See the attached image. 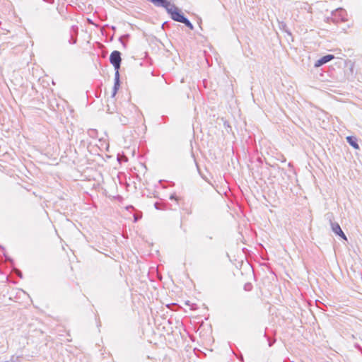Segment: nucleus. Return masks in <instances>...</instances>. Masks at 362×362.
Masks as SVG:
<instances>
[{
	"mask_svg": "<svg viewBox=\"0 0 362 362\" xmlns=\"http://www.w3.org/2000/svg\"><path fill=\"white\" fill-rule=\"evenodd\" d=\"M252 288V285L251 283H246L245 285H244V289L246 291H251Z\"/></svg>",
	"mask_w": 362,
	"mask_h": 362,
	"instance_id": "15",
	"label": "nucleus"
},
{
	"mask_svg": "<svg viewBox=\"0 0 362 362\" xmlns=\"http://www.w3.org/2000/svg\"><path fill=\"white\" fill-rule=\"evenodd\" d=\"M334 58L335 57L333 54H326L315 61L314 64V67L319 68L322 65L327 64V62H330L331 60L334 59Z\"/></svg>",
	"mask_w": 362,
	"mask_h": 362,
	"instance_id": "5",
	"label": "nucleus"
},
{
	"mask_svg": "<svg viewBox=\"0 0 362 362\" xmlns=\"http://www.w3.org/2000/svg\"><path fill=\"white\" fill-rule=\"evenodd\" d=\"M182 23L185 24L190 30H193L194 29V26H193L192 23L186 17L184 19V21L182 22Z\"/></svg>",
	"mask_w": 362,
	"mask_h": 362,
	"instance_id": "11",
	"label": "nucleus"
},
{
	"mask_svg": "<svg viewBox=\"0 0 362 362\" xmlns=\"http://www.w3.org/2000/svg\"><path fill=\"white\" fill-rule=\"evenodd\" d=\"M170 199L175 200V201L177 202L179 199H178V197L174 193L170 196Z\"/></svg>",
	"mask_w": 362,
	"mask_h": 362,
	"instance_id": "18",
	"label": "nucleus"
},
{
	"mask_svg": "<svg viewBox=\"0 0 362 362\" xmlns=\"http://www.w3.org/2000/svg\"><path fill=\"white\" fill-rule=\"evenodd\" d=\"M243 52H244V54L246 55V57H248V54L246 53V51H243Z\"/></svg>",
	"mask_w": 362,
	"mask_h": 362,
	"instance_id": "22",
	"label": "nucleus"
},
{
	"mask_svg": "<svg viewBox=\"0 0 362 362\" xmlns=\"http://www.w3.org/2000/svg\"><path fill=\"white\" fill-rule=\"evenodd\" d=\"M77 34H78V27L76 25L71 26V28L70 29V40H69L70 44L76 43Z\"/></svg>",
	"mask_w": 362,
	"mask_h": 362,
	"instance_id": "7",
	"label": "nucleus"
},
{
	"mask_svg": "<svg viewBox=\"0 0 362 362\" xmlns=\"http://www.w3.org/2000/svg\"><path fill=\"white\" fill-rule=\"evenodd\" d=\"M110 64L113 66L115 72L119 71L121 66V53L117 50L112 52L109 58Z\"/></svg>",
	"mask_w": 362,
	"mask_h": 362,
	"instance_id": "3",
	"label": "nucleus"
},
{
	"mask_svg": "<svg viewBox=\"0 0 362 362\" xmlns=\"http://www.w3.org/2000/svg\"><path fill=\"white\" fill-rule=\"evenodd\" d=\"M264 337L267 339L269 347L272 346L276 342V339H272L267 334L266 332H264Z\"/></svg>",
	"mask_w": 362,
	"mask_h": 362,
	"instance_id": "9",
	"label": "nucleus"
},
{
	"mask_svg": "<svg viewBox=\"0 0 362 362\" xmlns=\"http://www.w3.org/2000/svg\"><path fill=\"white\" fill-rule=\"evenodd\" d=\"M279 29L288 33L290 34V33L288 32V28H287V25L286 24L283 22V21H279Z\"/></svg>",
	"mask_w": 362,
	"mask_h": 362,
	"instance_id": "10",
	"label": "nucleus"
},
{
	"mask_svg": "<svg viewBox=\"0 0 362 362\" xmlns=\"http://www.w3.org/2000/svg\"><path fill=\"white\" fill-rule=\"evenodd\" d=\"M129 35H122V36H120L119 37V40L122 44V45H125V44L127 42V39L129 38Z\"/></svg>",
	"mask_w": 362,
	"mask_h": 362,
	"instance_id": "12",
	"label": "nucleus"
},
{
	"mask_svg": "<svg viewBox=\"0 0 362 362\" xmlns=\"http://www.w3.org/2000/svg\"><path fill=\"white\" fill-rule=\"evenodd\" d=\"M88 22H89L90 23H93V22H92L90 19H88Z\"/></svg>",
	"mask_w": 362,
	"mask_h": 362,
	"instance_id": "23",
	"label": "nucleus"
},
{
	"mask_svg": "<svg viewBox=\"0 0 362 362\" xmlns=\"http://www.w3.org/2000/svg\"><path fill=\"white\" fill-rule=\"evenodd\" d=\"M330 225L332 230L336 235L340 237L344 240H347L346 235L344 234L338 223L330 221Z\"/></svg>",
	"mask_w": 362,
	"mask_h": 362,
	"instance_id": "4",
	"label": "nucleus"
},
{
	"mask_svg": "<svg viewBox=\"0 0 362 362\" xmlns=\"http://www.w3.org/2000/svg\"><path fill=\"white\" fill-rule=\"evenodd\" d=\"M154 206L157 210H164L165 209V206L163 204L160 202H156L154 204Z\"/></svg>",
	"mask_w": 362,
	"mask_h": 362,
	"instance_id": "13",
	"label": "nucleus"
},
{
	"mask_svg": "<svg viewBox=\"0 0 362 362\" xmlns=\"http://www.w3.org/2000/svg\"><path fill=\"white\" fill-rule=\"evenodd\" d=\"M43 1L47 3H49V4H52L54 2V0H43Z\"/></svg>",
	"mask_w": 362,
	"mask_h": 362,
	"instance_id": "20",
	"label": "nucleus"
},
{
	"mask_svg": "<svg viewBox=\"0 0 362 362\" xmlns=\"http://www.w3.org/2000/svg\"><path fill=\"white\" fill-rule=\"evenodd\" d=\"M0 247H1L2 250H4V247H2V246H1V245H0Z\"/></svg>",
	"mask_w": 362,
	"mask_h": 362,
	"instance_id": "24",
	"label": "nucleus"
},
{
	"mask_svg": "<svg viewBox=\"0 0 362 362\" xmlns=\"http://www.w3.org/2000/svg\"><path fill=\"white\" fill-rule=\"evenodd\" d=\"M4 362H10V361H4Z\"/></svg>",
	"mask_w": 362,
	"mask_h": 362,
	"instance_id": "25",
	"label": "nucleus"
},
{
	"mask_svg": "<svg viewBox=\"0 0 362 362\" xmlns=\"http://www.w3.org/2000/svg\"><path fill=\"white\" fill-rule=\"evenodd\" d=\"M329 21L334 23L345 22L347 21V13L344 8H337L332 12L331 16L327 18V21L329 22Z\"/></svg>",
	"mask_w": 362,
	"mask_h": 362,
	"instance_id": "1",
	"label": "nucleus"
},
{
	"mask_svg": "<svg viewBox=\"0 0 362 362\" xmlns=\"http://www.w3.org/2000/svg\"><path fill=\"white\" fill-rule=\"evenodd\" d=\"M88 135L92 137V138H94L97 136V134H98V132L96 129H90L88 132Z\"/></svg>",
	"mask_w": 362,
	"mask_h": 362,
	"instance_id": "14",
	"label": "nucleus"
},
{
	"mask_svg": "<svg viewBox=\"0 0 362 362\" xmlns=\"http://www.w3.org/2000/svg\"><path fill=\"white\" fill-rule=\"evenodd\" d=\"M120 83H121V82H120L119 71H117V72L115 73L114 86L112 88V95H111L112 98H114L115 96V95L117 94V93L120 87Z\"/></svg>",
	"mask_w": 362,
	"mask_h": 362,
	"instance_id": "6",
	"label": "nucleus"
},
{
	"mask_svg": "<svg viewBox=\"0 0 362 362\" xmlns=\"http://www.w3.org/2000/svg\"><path fill=\"white\" fill-rule=\"evenodd\" d=\"M346 141L354 149H359V145L358 144V139H357L356 136H348L346 137Z\"/></svg>",
	"mask_w": 362,
	"mask_h": 362,
	"instance_id": "8",
	"label": "nucleus"
},
{
	"mask_svg": "<svg viewBox=\"0 0 362 362\" xmlns=\"http://www.w3.org/2000/svg\"><path fill=\"white\" fill-rule=\"evenodd\" d=\"M10 362H21V361L19 358V356H12L11 358Z\"/></svg>",
	"mask_w": 362,
	"mask_h": 362,
	"instance_id": "17",
	"label": "nucleus"
},
{
	"mask_svg": "<svg viewBox=\"0 0 362 362\" xmlns=\"http://www.w3.org/2000/svg\"><path fill=\"white\" fill-rule=\"evenodd\" d=\"M223 125H224V127L226 129L227 132H229L228 130V128H229L230 130H231V127L230 126L229 122L228 121H225L223 123Z\"/></svg>",
	"mask_w": 362,
	"mask_h": 362,
	"instance_id": "19",
	"label": "nucleus"
},
{
	"mask_svg": "<svg viewBox=\"0 0 362 362\" xmlns=\"http://www.w3.org/2000/svg\"><path fill=\"white\" fill-rule=\"evenodd\" d=\"M168 121V117L166 115H163L160 117V122H159V124H160L162 122L166 123Z\"/></svg>",
	"mask_w": 362,
	"mask_h": 362,
	"instance_id": "16",
	"label": "nucleus"
},
{
	"mask_svg": "<svg viewBox=\"0 0 362 362\" xmlns=\"http://www.w3.org/2000/svg\"><path fill=\"white\" fill-rule=\"evenodd\" d=\"M170 16L171 18L177 22L182 23L185 16L180 11V9L173 4H171L170 6L166 11Z\"/></svg>",
	"mask_w": 362,
	"mask_h": 362,
	"instance_id": "2",
	"label": "nucleus"
},
{
	"mask_svg": "<svg viewBox=\"0 0 362 362\" xmlns=\"http://www.w3.org/2000/svg\"><path fill=\"white\" fill-rule=\"evenodd\" d=\"M18 276H19V277H20L21 279H22V278H23V274H22V272H19V275H18Z\"/></svg>",
	"mask_w": 362,
	"mask_h": 362,
	"instance_id": "21",
	"label": "nucleus"
}]
</instances>
